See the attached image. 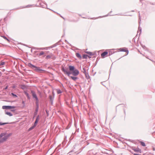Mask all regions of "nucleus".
Listing matches in <instances>:
<instances>
[{"label": "nucleus", "mask_w": 155, "mask_h": 155, "mask_svg": "<svg viewBox=\"0 0 155 155\" xmlns=\"http://www.w3.org/2000/svg\"><path fill=\"white\" fill-rule=\"evenodd\" d=\"M68 68H65L64 67H62L61 68L62 71L64 72V74H67L68 76L71 74L74 76H76L79 74V71L77 69H75L72 72L68 71Z\"/></svg>", "instance_id": "f257e3e1"}, {"label": "nucleus", "mask_w": 155, "mask_h": 155, "mask_svg": "<svg viewBox=\"0 0 155 155\" xmlns=\"http://www.w3.org/2000/svg\"><path fill=\"white\" fill-rule=\"evenodd\" d=\"M28 65L31 68L34 70L36 72H42L43 71H45V70L41 69L40 67H37L36 66L30 63H28Z\"/></svg>", "instance_id": "f03ea898"}, {"label": "nucleus", "mask_w": 155, "mask_h": 155, "mask_svg": "<svg viewBox=\"0 0 155 155\" xmlns=\"http://www.w3.org/2000/svg\"><path fill=\"white\" fill-rule=\"evenodd\" d=\"M31 93L32 94L33 98H35L36 101L35 104L36 107V108H39V105L38 104V99L35 92L33 90H31Z\"/></svg>", "instance_id": "7ed1b4c3"}, {"label": "nucleus", "mask_w": 155, "mask_h": 155, "mask_svg": "<svg viewBox=\"0 0 155 155\" xmlns=\"http://www.w3.org/2000/svg\"><path fill=\"white\" fill-rule=\"evenodd\" d=\"M15 107L14 106H2V108L3 109H14Z\"/></svg>", "instance_id": "20e7f679"}, {"label": "nucleus", "mask_w": 155, "mask_h": 155, "mask_svg": "<svg viewBox=\"0 0 155 155\" xmlns=\"http://www.w3.org/2000/svg\"><path fill=\"white\" fill-rule=\"evenodd\" d=\"M54 96L53 97L51 95H50L49 96V98L50 99V102H51V105H53V101L54 100Z\"/></svg>", "instance_id": "39448f33"}, {"label": "nucleus", "mask_w": 155, "mask_h": 155, "mask_svg": "<svg viewBox=\"0 0 155 155\" xmlns=\"http://www.w3.org/2000/svg\"><path fill=\"white\" fill-rule=\"evenodd\" d=\"M4 136V137L0 140V143H1L5 141L8 139L5 136Z\"/></svg>", "instance_id": "423d86ee"}, {"label": "nucleus", "mask_w": 155, "mask_h": 155, "mask_svg": "<svg viewBox=\"0 0 155 155\" xmlns=\"http://www.w3.org/2000/svg\"><path fill=\"white\" fill-rule=\"evenodd\" d=\"M119 50L120 51L125 52L127 53V54H128L129 51L128 50H126L124 48H120L119 49Z\"/></svg>", "instance_id": "0eeeda50"}, {"label": "nucleus", "mask_w": 155, "mask_h": 155, "mask_svg": "<svg viewBox=\"0 0 155 155\" xmlns=\"http://www.w3.org/2000/svg\"><path fill=\"white\" fill-rule=\"evenodd\" d=\"M39 5L40 6L43 8H46L47 7V5L43 2L40 3Z\"/></svg>", "instance_id": "6e6552de"}, {"label": "nucleus", "mask_w": 155, "mask_h": 155, "mask_svg": "<svg viewBox=\"0 0 155 155\" xmlns=\"http://www.w3.org/2000/svg\"><path fill=\"white\" fill-rule=\"evenodd\" d=\"M69 68L70 71H71L72 72L75 69V67L73 66L69 65Z\"/></svg>", "instance_id": "1a4fd4ad"}, {"label": "nucleus", "mask_w": 155, "mask_h": 155, "mask_svg": "<svg viewBox=\"0 0 155 155\" xmlns=\"http://www.w3.org/2000/svg\"><path fill=\"white\" fill-rule=\"evenodd\" d=\"M108 54V52L107 51H105L103 52L101 54V57L103 58H104L105 57V56Z\"/></svg>", "instance_id": "9d476101"}, {"label": "nucleus", "mask_w": 155, "mask_h": 155, "mask_svg": "<svg viewBox=\"0 0 155 155\" xmlns=\"http://www.w3.org/2000/svg\"><path fill=\"white\" fill-rule=\"evenodd\" d=\"M133 150L136 152H140V153H141V150L139 148H133Z\"/></svg>", "instance_id": "9b49d317"}, {"label": "nucleus", "mask_w": 155, "mask_h": 155, "mask_svg": "<svg viewBox=\"0 0 155 155\" xmlns=\"http://www.w3.org/2000/svg\"><path fill=\"white\" fill-rule=\"evenodd\" d=\"M24 93L27 96L28 99V100H30V99L31 98H30V96H29L28 93L27 91H24Z\"/></svg>", "instance_id": "f8f14e48"}, {"label": "nucleus", "mask_w": 155, "mask_h": 155, "mask_svg": "<svg viewBox=\"0 0 155 155\" xmlns=\"http://www.w3.org/2000/svg\"><path fill=\"white\" fill-rule=\"evenodd\" d=\"M39 108H36L35 111L34 113L33 118H34L37 115V112L38 111Z\"/></svg>", "instance_id": "ddd939ff"}, {"label": "nucleus", "mask_w": 155, "mask_h": 155, "mask_svg": "<svg viewBox=\"0 0 155 155\" xmlns=\"http://www.w3.org/2000/svg\"><path fill=\"white\" fill-rule=\"evenodd\" d=\"M20 86V88L23 90H25L27 88L26 86L25 85H24V84L21 85Z\"/></svg>", "instance_id": "4468645a"}, {"label": "nucleus", "mask_w": 155, "mask_h": 155, "mask_svg": "<svg viewBox=\"0 0 155 155\" xmlns=\"http://www.w3.org/2000/svg\"><path fill=\"white\" fill-rule=\"evenodd\" d=\"M76 55L77 57L79 59H81L82 58V57L81 55L79 53H76Z\"/></svg>", "instance_id": "2eb2a0df"}, {"label": "nucleus", "mask_w": 155, "mask_h": 155, "mask_svg": "<svg viewBox=\"0 0 155 155\" xmlns=\"http://www.w3.org/2000/svg\"><path fill=\"white\" fill-rule=\"evenodd\" d=\"M114 53V50L113 49L109 51V56H110Z\"/></svg>", "instance_id": "dca6fc26"}, {"label": "nucleus", "mask_w": 155, "mask_h": 155, "mask_svg": "<svg viewBox=\"0 0 155 155\" xmlns=\"http://www.w3.org/2000/svg\"><path fill=\"white\" fill-rule=\"evenodd\" d=\"M5 114L10 116H12L13 115V114L10 112L6 111H5Z\"/></svg>", "instance_id": "f3484780"}, {"label": "nucleus", "mask_w": 155, "mask_h": 155, "mask_svg": "<svg viewBox=\"0 0 155 155\" xmlns=\"http://www.w3.org/2000/svg\"><path fill=\"white\" fill-rule=\"evenodd\" d=\"M70 77L74 81H76L78 79V78L77 77H75L73 76H70Z\"/></svg>", "instance_id": "a211bd4d"}, {"label": "nucleus", "mask_w": 155, "mask_h": 155, "mask_svg": "<svg viewBox=\"0 0 155 155\" xmlns=\"http://www.w3.org/2000/svg\"><path fill=\"white\" fill-rule=\"evenodd\" d=\"M6 134L5 135V136L7 137V138H8L9 137H10L12 135V133H10L9 134H8L6 135Z\"/></svg>", "instance_id": "6ab92c4d"}, {"label": "nucleus", "mask_w": 155, "mask_h": 155, "mask_svg": "<svg viewBox=\"0 0 155 155\" xmlns=\"http://www.w3.org/2000/svg\"><path fill=\"white\" fill-rule=\"evenodd\" d=\"M85 53L88 54H89L90 56H92L94 54H93L92 52L90 51H86L85 52Z\"/></svg>", "instance_id": "aec40b11"}, {"label": "nucleus", "mask_w": 155, "mask_h": 155, "mask_svg": "<svg viewBox=\"0 0 155 155\" xmlns=\"http://www.w3.org/2000/svg\"><path fill=\"white\" fill-rule=\"evenodd\" d=\"M85 74V75L86 78L87 79H88L90 78V77L88 73H86V74Z\"/></svg>", "instance_id": "412c9836"}, {"label": "nucleus", "mask_w": 155, "mask_h": 155, "mask_svg": "<svg viewBox=\"0 0 155 155\" xmlns=\"http://www.w3.org/2000/svg\"><path fill=\"white\" fill-rule=\"evenodd\" d=\"M88 56L86 54H84L83 55L82 58L83 59H87V57Z\"/></svg>", "instance_id": "4be33fe9"}, {"label": "nucleus", "mask_w": 155, "mask_h": 155, "mask_svg": "<svg viewBox=\"0 0 155 155\" xmlns=\"http://www.w3.org/2000/svg\"><path fill=\"white\" fill-rule=\"evenodd\" d=\"M39 115H38L36 117L35 122L36 123H38V120H39Z\"/></svg>", "instance_id": "5701e85b"}, {"label": "nucleus", "mask_w": 155, "mask_h": 155, "mask_svg": "<svg viewBox=\"0 0 155 155\" xmlns=\"http://www.w3.org/2000/svg\"><path fill=\"white\" fill-rule=\"evenodd\" d=\"M57 92L58 94H61L62 93L61 91L59 89L57 90Z\"/></svg>", "instance_id": "b1692460"}, {"label": "nucleus", "mask_w": 155, "mask_h": 155, "mask_svg": "<svg viewBox=\"0 0 155 155\" xmlns=\"http://www.w3.org/2000/svg\"><path fill=\"white\" fill-rule=\"evenodd\" d=\"M6 134L5 133H2L0 134V139Z\"/></svg>", "instance_id": "393cba45"}, {"label": "nucleus", "mask_w": 155, "mask_h": 155, "mask_svg": "<svg viewBox=\"0 0 155 155\" xmlns=\"http://www.w3.org/2000/svg\"><path fill=\"white\" fill-rule=\"evenodd\" d=\"M140 143L141 145L142 146H143V147H145L146 146V144H145V143L143 142L140 141Z\"/></svg>", "instance_id": "a878e982"}, {"label": "nucleus", "mask_w": 155, "mask_h": 155, "mask_svg": "<svg viewBox=\"0 0 155 155\" xmlns=\"http://www.w3.org/2000/svg\"><path fill=\"white\" fill-rule=\"evenodd\" d=\"M57 43L53 45H52L50 47V48H54V47L56 46H57Z\"/></svg>", "instance_id": "bb28decb"}, {"label": "nucleus", "mask_w": 155, "mask_h": 155, "mask_svg": "<svg viewBox=\"0 0 155 155\" xmlns=\"http://www.w3.org/2000/svg\"><path fill=\"white\" fill-rule=\"evenodd\" d=\"M112 12V11H110V12L109 13H108L107 15H104V16H103V17H107V16H111V15H111L110 14V13H111Z\"/></svg>", "instance_id": "cd10ccee"}, {"label": "nucleus", "mask_w": 155, "mask_h": 155, "mask_svg": "<svg viewBox=\"0 0 155 155\" xmlns=\"http://www.w3.org/2000/svg\"><path fill=\"white\" fill-rule=\"evenodd\" d=\"M82 71L84 74H86L87 73L86 70L84 67L83 68V70Z\"/></svg>", "instance_id": "c85d7f7f"}, {"label": "nucleus", "mask_w": 155, "mask_h": 155, "mask_svg": "<svg viewBox=\"0 0 155 155\" xmlns=\"http://www.w3.org/2000/svg\"><path fill=\"white\" fill-rule=\"evenodd\" d=\"M8 124V123H2V122H0V125H4Z\"/></svg>", "instance_id": "c756f323"}, {"label": "nucleus", "mask_w": 155, "mask_h": 155, "mask_svg": "<svg viewBox=\"0 0 155 155\" xmlns=\"http://www.w3.org/2000/svg\"><path fill=\"white\" fill-rule=\"evenodd\" d=\"M11 95H12V96L14 97H17V96L14 93H11Z\"/></svg>", "instance_id": "7c9ffc66"}, {"label": "nucleus", "mask_w": 155, "mask_h": 155, "mask_svg": "<svg viewBox=\"0 0 155 155\" xmlns=\"http://www.w3.org/2000/svg\"><path fill=\"white\" fill-rule=\"evenodd\" d=\"M35 127L33 125L29 129H28V131H30L33 129H34L35 128Z\"/></svg>", "instance_id": "2f4dec72"}, {"label": "nucleus", "mask_w": 155, "mask_h": 155, "mask_svg": "<svg viewBox=\"0 0 155 155\" xmlns=\"http://www.w3.org/2000/svg\"><path fill=\"white\" fill-rule=\"evenodd\" d=\"M139 13V20H140V21H139V23L140 24V21H141V17H140V12H138Z\"/></svg>", "instance_id": "473e14b6"}, {"label": "nucleus", "mask_w": 155, "mask_h": 155, "mask_svg": "<svg viewBox=\"0 0 155 155\" xmlns=\"http://www.w3.org/2000/svg\"><path fill=\"white\" fill-rule=\"evenodd\" d=\"M4 39H5L7 40V41H9V40L8 39L7 37L5 36H2Z\"/></svg>", "instance_id": "72a5a7b5"}, {"label": "nucleus", "mask_w": 155, "mask_h": 155, "mask_svg": "<svg viewBox=\"0 0 155 155\" xmlns=\"http://www.w3.org/2000/svg\"><path fill=\"white\" fill-rule=\"evenodd\" d=\"M44 54V52L43 51H41L39 54V56H40Z\"/></svg>", "instance_id": "f704fd0d"}, {"label": "nucleus", "mask_w": 155, "mask_h": 155, "mask_svg": "<svg viewBox=\"0 0 155 155\" xmlns=\"http://www.w3.org/2000/svg\"><path fill=\"white\" fill-rule=\"evenodd\" d=\"M22 104H23V107H25V101H22Z\"/></svg>", "instance_id": "c9c22d12"}, {"label": "nucleus", "mask_w": 155, "mask_h": 155, "mask_svg": "<svg viewBox=\"0 0 155 155\" xmlns=\"http://www.w3.org/2000/svg\"><path fill=\"white\" fill-rule=\"evenodd\" d=\"M5 64V62H1L0 63V65H3Z\"/></svg>", "instance_id": "e433bc0d"}, {"label": "nucleus", "mask_w": 155, "mask_h": 155, "mask_svg": "<svg viewBox=\"0 0 155 155\" xmlns=\"http://www.w3.org/2000/svg\"><path fill=\"white\" fill-rule=\"evenodd\" d=\"M139 30L140 32V34H139V35H140L141 34V31H142V28H140L139 26Z\"/></svg>", "instance_id": "4c0bfd02"}, {"label": "nucleus", "mask_w": 155, "mask_h": 155, "mask_svg": "<svg viewBox=\"0 0 155 155\" xmlns=\"http://www.w3.org/2000/svg\"><path fill=\"white\" fill-rule=\"evenodd\" d=\"M51 58V56L49 55H48L46 57V58H47V59L50 58Z\"/></svg>", "instance_id": "58836bf2"}, {"label": "nucleus", "mask_w": 155, "mask_h": 155, "mask_svg": "<svg viewBox=\"0 0 155 155\" xmlns=\"http://www.w3.org/2000/svg\"><path fill=\"white\" fill-rule=\"evenodd\" d=\"M31 6H32V5H27L25 7V8H29V7H31Z\"/></svg>", "instance_id": "ea45409f"}, {"label": "nucleus", "mask_w": 155, "mask_h": 155, "mask_svg": "<svg viewBox=\"0 0 155 155\" xmlns=\"http://www.w3.org/2000/svg\"><path fill=\"white\" fill-rule=\"evenodd\" d=\"M142 46L144 49H145L146 48V47L145 45H142Z\"/></svg>", "instance_id": "a19ab883"}, {"label": "nucleus", "mask_w": 155, "mask_h": 155, "mask_svg": "<svg viewBox=\"0 0 155 155\" xmlns=\"http://www.w3.org/2000/svg\"><path fill=\"white\" fill-rule=\"evenodd\" d=\"M37 123H35H35H34V124L33 126L35 127H36V125H37Z\"/></svg>", "instance_id": "79ce46f5"}, {"label": "nucleus", "mask_w": 155, "mask_h": 155, "mask_svg": "<svg viewBox=\"0 0 155 155\" xmlns=\"http://www.w3.org/2000/svg\"><path fill=\"white\" fill-rule=\"evenodd\" d=\"M8 88V86H6L4 88L5 90H6Z\"/></svg>", "instance_id": "37998d69"}, {"label": "nucleus", "mask_w": 155, "mask_h": 155, "mask_svg": "<svg viewBox=\"0 0 155 155\" xmlns=\"http://www.w3.org/2000/svg\"><path fill=\"white\" fill-rule=\"evenodd\" d=\"M134 155H139V154L137 153H135L134 154Z\"/></svg>", "instance_id": "c03bdc74"}, {"label": "nucleus", "mask_w": 155, "mask_h": 155, "mask_svg": "<svg viewBox=\"0 0 155 155\" xmlns=\"http://www.w3.org/2000/svg\"><path fill=\"white\" fill-rule=\"evenodd\" d=\"M124 113L125 114V113H126V111H125V109H124Z\"/></svg>", "instance_id": "a18cd8bd"}, {"label": "nucleus", "mask_w": 155, "mask_h": 155, "mask_svg": "<svg viewBox=\"0 0 155 155\" xmlns=\"http://www.w3.org/2000/svg\"><path fill=\"white\" fill-rule=\"evenodd\" d=\"M87 57H88L89 58H91V57L89 56H88Z\"/></svg>", "instance_id": "49530a36"}, {"label": "nucleus", "mask_w": 155, "mask_h": 155, "mask_svg": "<svg viewBox=\"0 0 155 155\" xmlns=\"http://www.w3.org/2000/svg\"><path fill=\"white\" fill-rule=\"evenodd\" d=\"M119 15H124L123 14H120Z\"/></svg>", "instance_id": "de8ad7c7"}, {"label": "nucleus", "mask_w": 155, "mask_h": 155, "mask_svg": "<svg viewBox=\"0 0 155 155\" xmlns=\"http://www.w3.org/2000/svg\"><path fill=\"white\" fill-rule=\"evenodd\" d=\"M15 86H13V87H12V88H15Z\"/></svg>", "instance_id": "09e8293b"}, {"label": "nucleus", "mask_w": 155, "mask_h": 155, "mask_svg": "<svg viewBox=\"0 0 155 155\" xmlns=\"http://www.w3.org/2000/svg\"><path fill=\"white\" fill-rule=\"evenodd\" d=\"M60 16L62 18H63V19H64V18H63L62 16H61V15H60Z\"/></svg>", "instance_id": "8fccbe9b"}, {"label": "nucleus", "mask_w": 155, "mask_h": 155, "mask_svg": "<svg viewBox=\"0 0 155 155\" xmlns=\"http://www.w3.org/2000/svg\"><path fill=\"white\" fill-rule=\"evenodd\" d=\"M2 75V73H1V72L0 71V75Z\"/></svg>", "instance_id": "3c124183"}, {"label": "nucleus", "mask_w": 155, "mask_h": 155, "mask_svg": "<svg viewBox=\"0 0 155 155\" xmlns=\"http://www.w3.org/2000/svg\"><path fill=\"white\" fill-rule=\"evenodd\" d=\"M12 111H15V110H11Z\"/></svg>", "instance_id": "603ef678"}, {"label": "nucleus", "mask_w": 155, "mask_h": 155, "mask_svg": "<svg viewBox=\"0 0 155 155\" xmlns=\"http://www.w3.org/2000/svg\"><path fill=\"white\" fill-rule=\"evenodd\" d=\"M42 0H38V2H40Z\"/></svg>", "instance_id": "864d4df0"}, {"label": "nucleus", "mask_w": 155, "mask_h": 155, "mask_svg": "<svg viewBox=\"0 0 155 155\" xmlns=\"http://www.w3.org/2000/svg\"><path fill=\"white\" fill-rule=\"evenodd\" d=\"M131 11H132V12H134V11H133V10H132Z\"/></svg>", "instance_id": "5fc2aeb1"}, {"label": "nucleus", "mask_w": 155, "mask_h": 155, "mask_svg": "<svg viewBox=\"0 0 155 155\" xmlns=\"http://www.w3.org/2000/svg\"><path fill=\"white\" fill-rule=\"evenodd\" d=\"M57 14H58L59 15H61L60 14H58V13H57Z\"/></svg>", "instance_id": "6e6d98bb"}, {"label": "nucleus", "mask_w": 155, "mask_h": 155, "mask_svg": "<svg viewBox=\"0 0 155 155\" xmlns=\"http://www.w3.org/2000/svg\"><path fill=\"white\" fill-rule=\"evenodd\" d=\"M72 152V151H70V152Z\"/></svg>", "instance_id": "4d7b16f0"}, {"label": "nucleus", "mask_w": 155, "mask_h": 155, "mask_svg": "<svg viewBox=\"0 0 155 155\" xmlns=\"http://www.w3.org/2000/svg\"><path fill=\"white\" fill-rule=\"evenodd\" d=\"M142 55H143V56H144V55L143 54H142Z\"/></svg>", "instance_id": "13d9d810"}, {"label": "nucleus", "mask_w": 155, "mask_h": 155, "mask_svg": "<svg viewBox=\"0 0 155 155\" xmlns=\"http://www.w3.org/2000/svg\"><path fill=\"white\" fill-rule=\"evenodd\" d=\"M146 58H148L147 57H146Z\"/></svg>", "instance_id": "bf43d9fd"}]
</instances>
